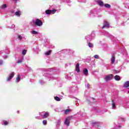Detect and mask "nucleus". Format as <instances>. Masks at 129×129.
<instances>
[{
  "label": "nucleus",
  "mask_w": 129,
  "mask_h": 129,
  "mask_svg": "<svg viewBox=\"0 0 129 129\" xmlns=\"http://www.w3.org/2000/svg\"><path fill=\"white\" fill-rule=\"evenodd\" d=\"M14 76H15V72H13L9 74L7 78V82H10V81H11V80H12L13 78H14Z\"/></svg>",
  "instance_id": "obj_1"
},
{
  "label": "nucleus",
  "mask_w": 129,
  "mask_h": 129,
  "mask_svg": "<svg viewBox=\"0 0 129 129\" xmlns=\"http://www.w3.org/2000/svg\"><path fill=\"white\" fill-rule=\"evenodd\" d=\"M89 15L90 17H98V15L97 14V12L95 9L91 10L89 12Z\"/></svg>",
  "instance_id": "obj_2"
},
{
  "label": "nucleus",
  "mask_w": 129,
  "mask_h": 129,
  "mask_svg": "<svg viewBox=\"0 0 129 129\" xmlns=\"http://www.w3.org/2000/svg\"><path fill=\"white\" fill-rule=\"evenodd\" d=\"M33 23H34L36 26H38V27H41V26H43V22H42V21H41V20L38 19H36L35 22L33 20Z\"/></svg>",
  "instance_id": "obj_3"
},
{
  "label": "nucleus",
  "mask_w": 129,
  "mask_h": 129,
  "mask_svg": "<svg viewBox=\"0 0 129 129\" xmlns=\"http://www.w3.org/2000/svg\"><path fill=\"white\" fill-rule=\"evenodd\" d=\"M72 119V116L68 117L66 118L64 120V124L67 125V126H69L70 124V120Z\"/></svg>",
  "instance_id": "obj_4"
},
{
  "label": "nucleus",
  "mask_w": 129,
  "mask_h": 129,
  "mask_svg": "<svg viewBox=\"0 0 129 129\" xmlns=\"http://www.w3.org/2000/svg\"><path fill=\"white\" fill-rule=\"evenodd\" d=\"M113 76L110 75H108L104 77V80L106 82H107L112 79Z\"/></svg>",
  "instance_id": "obj_5"
},
{
  "label": "nucleus",
  "mask_w": 129,
  "mask_h": 129,
  "mask_svg": "<svg viewBox=\"0 0 129 129\" xmlns=\"http://www.w3.org/2000/svg\"><path fill=\"white\" fill-rule=\"evenodd\" d=\"M1 55H6V54H10V50L8 48H6L4 50L0 51Z\"/></svg>",
  "instance_id": "obj_6"
},
{
  "label": "nucleus",
  "mask_w": 129,
  "mask_h": 129,
  "mask_svg": "<svg viewBox=\"0 0 129 129\" xmlns=\"http://www.w3.org/2000/svg\"><path fill=\"white\" fill-rule=\"evenodd\" d=\"M56 13V10L53 9L52 10H47L45 11V14L46 15H50L51 14H52V15H54V14Z\"/></svg>",
  "instance_id": "obj_7"
},
{
  "label": "nucleus",
  "mask_w": 129,
  "mask_h": 129,
  "mask_svg": "<svg viewBox=\"0 0 129 129\" xmlns=\"http://www.w3.org/2000/svg\"><path fill=\"white\" fill-rule=\"evenodd\" d=\"M43 114H41V115L42 116V118H47V117H48V116H49V113L48 112H45V113H44V112H43L42 113Z\"/></svg>",
  "instance_id": "obj_8"
},
{
  "label": "nucleus",
  "mask_w": 129,
  "mask_h": 129,
  "mask_svg": "<svg viewBox=\"0 0 129 129\" xmlns=\"http://www.w3.org/2000/svg\"><path fill=\"white\" fill-rule=\"evenodd\" d=\"M105 28H109V23L108 22L105 21L104 22L103 26L102 29H105Z\"/></svg>",
  "instance_id": "obj_9"
},
{
  "label": "nucleus",
  "mask_w": 129,
  "mask_h": 129,
  "mask_svg": "<svg viewBox=\"0 0 129 129\" xmlns=\"http://www.w3.org/2000/svg\"><path fill=\"white\" fill-rule=\"evenodd\" d=\"M76 71L78 72V73H79L80 72V66L79 63H77L76 65Z\"/></svg>",
  "instance_id": "obj_10"
},
{
  "label": "nucleus",
  "mask_w": 129,
  "mask_h": 129,
  "mask_svg": "<svg viewBox=\"0 0 129 129\" xmlns=\"http://www.w3.org/2000/svg\"><path fill=\"white\" fill-rule=\"evenodd\" d=\"M112 109H116V106L115 105V102L114 100H112Z\"/></svg>",
  "instance_id": "obj_11"
},
{
  "label": "nucleus",
  "mask_w": 129,
  "mask_h": 129,
  "mask_svg": "<svg viewBox=\"0 0 129 129\" xmlns=\"http://www.w3.org/2000/svg\"><path fill=\"white\" fill-rule=\"evenodd\" d=\"M96 3L98 5H99V6H100V7H103L104 4H103V2H102V1H100V0H98L96 1Z\"/></svg>",
  "instance_id": "obj_12"
},
{
  "label": "nucleus",
  "mask_w": 129,
  "mask_h": 129,
  "mask_svg": "<svg viewBox=\"0 0 129 129\" xmlns=\"http://www.w3.org/2000/svg\"><path fill=\"white\" fill-rule=\"evenodd\" d=\"M71 91L72 92H76L77 91V87L74 86L70 89Z\"/></svg>",
  "instance_id": "obj_13"
},
{
  "label": "nucleus",
  "mask_w": 129,
  "mask_h": 129,
  "mask_svg": "<svg viewBox=\"0 0 129 129\" xmlns=\"http://www.w3.org/2000/svg\"><path fill=\"white\" fill-rule=\"evenodd\" d=\"M83 72L85 76H87V75H88V70L87 69H84Z\"/></svg>",
  "instance_id": "obj_14"
},
{
  "label": "nucleus",
  "mask_w": 129,
  "mask_h": 129,
  "mask_svg": "<svg viewBox=\"0 0 129 129\" xmlns=\"http://www.w3.org/2000/svg\"><path fill=\"white\" fill-rule=\"evenodd\" d=\"M123 87L124 88H127V87H129V81L125 82L123 85Z\"/></svg>",
  "instance_id": "obj_15"
},
{
  "label": "nucleus",
  "mask_w": 129,
  "mask_h": 129,
  "mask_svg": "<svg viewBox=\"0 0 129 129\" xmlns=\"http://www.w3.org/2000/svg\"><path fill=\"white\" fill-rule=\"evenodd\" d=\"M86 40H87V41H91L92 40V37L90 35H88L85 37Z\"/></svg>",
  "instance_id": "obj_16"
},
{
  "label": "nucleus",
  "mask_w": 129,
  "mask_h": 129,
  "mask_svg": "<svg viewBox=\"0 0 129 129\" xmlns=\"http://www.w3.org/2000/svg\"><path fill=\"white\" fill-rule=\"evenodd\" d=\"M114 62H115V59L114 58V56L112 55L111 58V62L112 64H114Z\"/></svg>",
  "instance_id": "obj_17"
},
{
  "label": "nucleus",
  "mask_w": 129,
  "mask_h": 129,
  "mask_svg": "<svg viewBox=\"0 0 129 129\" xmlns=\"http://www.w3.org/2000/svg\"><path fill=\"white\" fill-rule=\"evenodd\" d=\"M114 79L116 81H119V80H120V77H119V76L116 75L114 77Z\"/></svg>",
  "instance_id": "obj_18"
},
{
  "label": "nucleus",
  "mask_w": 129,
  "mask_h": 129,
  "mask_svg": "<svg viewBox=\"0 0 129 129\" xmlns=\"http://www.w3.org/2000/svg\"><path fill=\"white\" fill-rule=\"evenodd\" d=\"M44 76L46 77V78H47L48 79H49V78H50L51 79H52V77H51V75L48 74H46Z\"/></svg>",
  "instance_id": "obj_19"
},
{
  "label": "nucleus",
  "mask_w": 129,
  "mask_h": 129,
  "mask_svg": "<svg viewBox=\"0 0 129 129\" xmlns=\"http://www.w3.org/2000/svg\"><path fill=\"white\" fill-rule=\"evenodd\" d=\"M20 80H21V76H20V75H18L17 78H16V82L17 83L20 82Z\"/></svg>",
  "instance_id": "obj_20"
},
{
  "label": "nucleus",
  "mask_w": 129,
  "mask_h": 129,
  "mask_svg": "<svg viewBox=\"0 0 129 129\" xmlns=\"http://www.w3.org/2000/svg\"><path fill=\"white\" fill-rule=\"evenodd\" d=\"M71 111V109H67L64 110V114H68Z\"/></svg>",
  "instance_id": "obj_21"
},
{
  "label": "nucleus",
  "mask_w": 129,
  "mask_h": 129,
  "mask_svg": "<svg viewBox=\"0 0 129 129\" xmlns=\"http://www.w3.org/2000/svg\"><path fill=\"white\" fill-rule=\"evenodd\" d=\"M101 123L99 122H94L93 123V126H98Z\"/></svg>",
  "instance_id": "obj_22"
},
{
  "label": "nucleus",
  "mask_w": 129,
  "mask_h": 129,
  "mask_svg": "<svg viewBox=\"0 0 129 129\" xmlns=\"http://www.w3.org/2000/svg\"><path fill=\"white\" fill-rule=\"evenodd\" d=\"M15 16H17L18 17H20L21 16V12L17 11L15 13Z\"/></svg>",
  "instance_id": "obj_23"
},
{
  "label": "nucleus",
  "mask_w": 129,
  "mask_h": 129,
  "mask_svg": "<svg viewBox=\"0 0 129 129\" xmlns=\"http://www.w3.org/2000/svg\"><path fill=\"white\" fill-rule=\"evenodd\" d=\"M54 99L56 101H60L61 100V98L57 96L54 97Z\"/></svg>",
  "instance_id": "obj_24"
},
{
  "label": "nucleus",
  "mask_w": 129,
  "mask_h": 129,
  "mask_svg": "<svg viewBox=\"0 0 129 129\" xmlns=\"http://www.w3.org/2000/svg\"><path fill=\"white\" fill-rule=\"evenodd\" d=\"M51 53V50H48L47 51H46V52H45V55H46V56H49V55H50Z\"/></svg>",
  "instance_id": "obj_25"
},
{
  "label": "nucleus",
  "mask_w": 129,
  "mask_h": 129,
  "mask_svg": "<svg viewBox=\"0 0 129 129\" xmlns=\"http://www.w3.org/2000/svg\"><path fill=\"white\" fill-rule=\"evenodd\" d=\"M104 7L107 8V9H110V5L109 4H106L104 5Z\"/></svg>",
  "instance_id": "obj_26"
},
{
  "label": "nucleus",
  "mask_w": 129,
  "mask_h": 129,
  "mask_svg": "<svg viewBox=\"0 0 129 129\" xmlns=\"http://www.w3.org/2000/svg\"><path fill=\"white\" fill-rule=\"evenodd\" d=\"M88 46L89 47V48H93V44L89 42L88 43Z\"/></svg>",
  "instance_id": "obj_27"
},
{
  "label": "nucleus",
  "mask_w": 129,
  "mask_h": 129,
  "mask_svg": "<svg viewBox=\"0 0 129 129\" xmlns=\"http://www.w3.org/2000/svg\"><path fill=\"white\" fill-rule=\"evenodd\" d=\"M32 34H33V35H37L38 34V32L35 31V30H33L31 32Z\"/></svg>",
  "instance_id": "obj_28"
},
{
  "label": "nucleus",
  "mask_w": 129,
  "mask_h": 129,
  "mask_svg": "<svg viewBox=\"0 0 129 129\" xmlns=\"http://www.w3.org/2000/svg\"><path fill=\"white\" fill-rule=\"evenodd\" d=\"M27 53V50L23 49L22 50V55H26V53Z\"/></svg>",
  "instance_id": "obj_29"
},
{
  "label": "nucleus",
  "mask_w": 129,
  "mask_h": 129,
  "mask_svg": "<svg viewBox=\"0 0 129 129\" xmlns=\"http://www.w3.org/2000/svg\"><path fill=\"white\" fill-rule=\"evenodd\" d=\"M61 122V119H58L57 120L56 125H60V123Z\"/></svg>",
  "instance_id": "obj_30"
},
{
  "label": "nucleus",
  "mask_w": 129,
  "mask_h": 129,
  "mask_svg": "<svg viewBox=\"0 0 129 129\" xmlns=\"http://www.w3.org/2000/svg\"><path fill=\"white\" fill-rule=\"evenodd\" d=\"M7 6L6 4H4L2 6V9H7Z\"/></svg>",
  "instance_id": "obj_31"
},
{
  "label": "nucleus",
  "mask_w": 129,
  "mask_h": 129,
  "mask_svg": "<svg viewBox=\"0 0 129 129\" xmlns=\"http://www.w3.org/2000/svg\"><path fill=\"white\" fill-rule=\"evenodd\" d=\"M94 58L95 59H99V56L97 54L94 55Z\"/></svg>",
  "instance_id": "obj_32"
},
{
  "label": "nucleus",
  "mask_w": 129,
  "mask_h": 129,
  "mask_svg": "<svg viewBox=\"0 0 129 129\" xmlns=\"http://www.w3.org/2000/svg\"><path fill=\"white\" fill-rule=\"evenodd\" d=\"M3 123L5 125H7V124H9V122L8 121H4Z\"/></svg>",
  "instance_id": "obj_33"
},
{
  "label": "nucleus",
  "mask_w": 129,
  "mask_h": 129,
  "mask_svg": "<svg viewBox=\"0 0 129 129\" xmlns=\"http://www.w3.org/2000/svg\"><path fill=\"white\" fill-rule=\"evenodd\" d=\"M69 97H70V98H75V99H76L77 100H78V98L73 96H69Z\"/></svg>",
  "instance_id": "obj_34"
},
{
  "label": "nucleus",
  "mask_w": 129,
  "mask_h": 129,
  "mask_svg": "<svg viewBox=\"0 0 129 129\" xmlns=\"http://www.w3.org/2000/svg\"><path fill=\"white\" fill-rule=\"evenodd\" d=\"M42 122L43 124H44V125H46V124H47V120H43Z\"/></svg>",
  "instance_id": "obj_35"
},
{
  "label": "nucleus",
  "mask_w": 129,
  "mask_h": 129,
  "mask_svg": "<svg viewBox=\"0 0 129 129\" xmlns=\"http://www.w3.org/2000/svg\"><path fill=\"white\" fill-rule=\"evenodd\" d=\"M39 83L40 84H44L45 83V82L42 80H39Z\"/></svg>",
  "instance_id": "obj_36"
},
{
  "label": "nucleus",
  "mask_w": 129,
  "mask_h": 129,
  "mask_svg": "<svg viewBox=\"0 0 129 129\" xmlns=\"http://www.w3.org/2000/svg\"><path fill=\"white\" fill-rule=\"evenodd\" d=\"M119 72H120V71H119V70H114V73H115V74L119 73Z\"/></svg>",
  "instance_id": "obj_37"
},
{
  "label": "nucleus",
  "mask_w": 129,
  "mask_h": 129,
  "mask_svg": "<svg viewBox=\"0 0 129 129\" xmlns=\"http://www.w3.org/2000/svg\"><path fill=\"white\" fill-rule=\"evenodd\" d=\"M65 78H66V79H68L69 80H70V79H71L70 76H66Z\"/></svg>",
  "instance_id": "obj_38"
},
{
  "label": "nucleus",
  "mask_w": 129,
  "mask_h": 129,
  "mask_svg": "<svg viewBox=\"0 0 129 129\" xmlns=\"http://www.w3.org/2000/svg\"><path fill=\"white\" fill-rule=\"evenodd\" d=\"M22 62H23V59L18 60L17 63H22Z\"/></svg>",
  "instance_id": "obj_39"
},
{
  "label": "nucleus",
  "mask_w": 129,
  "mask_h": 129,
  "mask_svg": "<svg viewBox=\"0 0 129 129\" xmlns=\"http://www.w3.org/2000/svg\"><path fill=\"white\" fill-rule=\"evenodd\" d=\"M3 57L4 58V59H7V58H8V56L7 55H3Z\"/></svg>",
  "instance_id": "obj_40"
},
{
  "label": "nucleus",
  "mask_w": 129,
  "mask_h": 129,
  "mask_svg": "<svg viewBox=\"0 0 129 129\" xmlns=\"http://www.w3.org/2000/svg\"><path fill=\"white\" fill-rule=\"evenodd\" d=\"M120 118L122 121H124V118L121 117Z\"/></svg>",
  "instance_id": "obj_41"
},
{
  "label": "nucleus",
  "mask_w": 129,
  "mask_h": 129,
  "mask_svg": "<svg viewBox=\"0 0 129 129\" xmlns=\"http://www.w3.org/2000/svg\"><path fill=\"white\" fill-rule=\"evenodd\" d=\"M87 88L89 89L90 87V85L89 84H87Z\"/></svg>",
  "instance_id": "obj_42"
},
{
  "label": "nucleus",
  "mask_w": 129,
  "mask_h": 129,
  "mask_svg": "<svg viewBox=\"0 0 129 129\" xmlns=\"http://www.w3.org/2000/svg\"><path fill=\"white\" fill-rule=\"evenodd\" d=\"M22 36H21V35H19V36H18V38L19 39V40H22Z\"/></svg>",
  "instance_id": "obj_43"
},
{
  "label": "nucleus",
  "mask_w": 129,
  "mask_h": 129,
  "mask_svg": "<svg viewBox=\"0 0 129 129\" xmlns=\"http://www.w3.org/2000/svg\"><path fill=\"white\" fill-rule=\"evenodd\" d=\"M3 60H0V65H3Z\"/></svg>",
  "instance_id": "obj_44"
},
{
  "label": "nucleus",
  "mask_w": 129,
  "mask_h": 129,
  "mask_svg": "<svg viewBox=\"0 0 129 129\" xmlns=\"http://www.w3.org/2000/svg\"><path fill=\"white\" fill-rule=\"evenodd\" d=\"M82 3H86V0H82Z\"/></svg>",
  "instance_id": "obj_45"
},
{
  "label": "nucleus",
  "mask_w": 129,
  "mask_h": 129,
  "mask_svg": "<svg viewBox=\"0 0 129 129\" xmlns=\"http://www.w3.org/2000/svg\"><path fill=\"white\" fill-rule=\"evenodd\" d=\"M105 34H104V35H105V36L107 35V34H108V33H107V32H105Z\"/></svg>",
  "instance_id": "obj_46"
},
{
  "label": "nucleus",
  "mask_w": 129,
  "mask_h": 129,
  "mask_svg": "<svg viewBox=\"0 0 129 129\" xmlns=\"http://www.w3.org/2000/svg\"><path fill=\"white\" fill-rule=\"evenodd\" d=\"M12 27L13 28H14L15 27V25H12Z\"/></svg>",
  "instance_id": "obj_47"
},
{
  "label": "nucleus",
  "mask_w": 129,
  "mask_h": 129,
  "mask_svg": "<svg viewBox=\"0 0 129 129\" xmlns=\"http://www.w3.org/2000/svg\"><path fill=\"white\" fill-rule=\"evenodd\" d=\"M14 2H17L18 0H13Z\"/></svg>",
  "instance_id": "obj_48"
},
{
  "label": "nucleus",
  "mask_w": 129,
  "mask_h": 129,
  "mask_svg": "<svg viewBox=\"0 0 129 129\" xmlns=\"http://www.w3.org/2000/svg\"><path fill=\"white\" fill-rule=\"evenodd\" d=\"M55 111H57V109H54Z\"/></svg>",
  "instance_id": "obj_49"
},
{
  "label": "nucleus",
  "mask_w": 129,
  "mask_h": 129,
  "mask_svg": "<svg viewBox=\"0 0 129 129\" xmlns=\"http://www.w3.org/2000/svg\"><path fill=\"white\" fill-rule=\"evenodd\" d=\"M36 118H39V117H36Z\"/></svg>",
  "instance_id": "obj_50"
},
{
  "label": "nucleus",
  "mask_w": 129,
  "mask_h": 129,
  "mask_svg": "<svg viewBox=\"0 0 129 129\" xmlns=\"http://www.w3.org/2000/svg\"><path fill=\"white\" fill-rule=\"evenodd\" d=\"M119 127H121V126H119Z\"/></svg>",
  "instance_id": "obj_51"
},
{
  "label": "nucleus",
  "mask_w": 129,
  "mask_h": 129,
  "mask_svg": "<svg viewBox=\"0 0 129 129\" xmlns=\"http://www.w3.org/2000/svg\"><path fill=\"white\" fill-rule=\"evenodd\" d=\"M24 129H28V128H24Z\"/></svg>",
  "instance_id": "obj_52"
},
{
  "label": "nucleus",
  "mask_w": 129,
  "mask_h": 129,
  "mask_svg": "<svg viewBox=\"0 0 129 129\" xmlns=\"http://www.w3.org/2000/svg\"><path fill=\"white\" fill-rule=\"evenodd\" d=\"M17 112H19V111H17Z\"/></svg>",
  "instance_id": "obj_53"
}]
</instances>
